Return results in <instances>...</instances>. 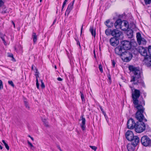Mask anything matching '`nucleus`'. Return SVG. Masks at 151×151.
<instances>
[{
    "instance_id": "obj_1",
    "label": "nucleus",
    "mask_w": 151,
    "mask_h": 151,
    "mask_svg": "<svg viewBox=\"0 0 151 151\" xmlns=\"http://www.w3.org/2000/svg\"><path fill=\"white\" fill-rule=\"evenodd\" d=\"M129 70L133 73L131 75L130 82L133 85H139L143 84V81L141 78V71L133 66L129 67Z\"/></svg>"
},
{
    "instance_id": "obj_2",
    "label": "nucleus",
    "mask_w": 151,
    "mask_h": 151,
    "mask_svg": "<svg viewBox=\"0 0 151 151\" xmlns=\"http://www.w3.org/2000/svg\"><path fill=\"white\" fill-rule=\"evenodd\" d=\"M135 106L138 109L137 111L136 114V118L139 121V122H146L147 120L145 118L143 113H144V109L142 105H138Z\"/></svg>"
},
{
    "instance_id": "obj_3",
    "label": "nucleus",
    "mask_w": 151,
    "mask_h": 151,
    "mask_svg": "<svg viewBox=\"0 0 151 151\" xmlns=\"http://www.w3.org/2000/svg\"><path fill=\"white\" fill-rule=\"evenodd\" d=\"M131 89L132 91V97L133 99V103L135 105H139V101L138 99L140 96V92L139 90L137 89H134L133 91L134 88L131 86H129Z\"/></svg>"
},
{
    "instance_id": "obj_4",
    "label": "nucleus",
    "mask_w": 151,
    "mask_h": 151,
    "mask_svg": "<svg viewBox=\"0 0 151 151\" xmlns=\"http://www.w3.org/2000/svg\"><path fill=\"white\" fill-rule=\"evenodd\" d=\"M145 128V125L143 122H137L135 128V131L137 133H141L144 131Z\"/></svg>"
},
{
    "instance_id": "obj_5",
    "label": "nucleus",
    "mask_w": 151,
    "mask_h": 151,
    "mask_svg": "<svg viewBox=\"0 0 151 151\" xmlns=\"http://www.w3.org/2000/svg\"><path fill=\"white\" fill-rule=\"evenodd\" d=\"M141 142L142 144L144 146H151V140L147 136H143L141 138Z\"/></svg>"
},
{
    "instance_id": "obj_6",
    "label": "nucleus",
    "mask_w": 151,
    "mask_h": 151,
    "mask_svg": "<svg viewBox=\"0 0 151 151\" xmlns=\"http://www.w3.org/2000/svg\"><path fill=\"white\" fill-rule=\"evenodd\" d=\"M122 56L124 58L126 62H128L131 60L132 55V53L128 51L124 50V52H123Z\"/></svg>"
},
{
    "instance_id": "obj_7",
    "label": "nucleus",
    "mask_w": 151,
    "mask_h": 151,
    "mask_svg": "<svg viewBox=\"0 0 151 151\" xmlns=\"http://www.w3.org/2000/svg\"><path fill=\"white\" fill-rule=\"evenodd\" d=\"M147 48L141 46L137 48V51L140 54L145 57L147 55Z\"/></svg>"
},
{
    "instance_id": "obj_8",
    "label": "nucleus",
    "mask_w": 151,
    "mask_h": 151,
    "mask_svg": "<svg viewBox=\"0 0 151 151\" xmlns=\"http://www.w3.org/2000/svg\"><path fill=\"white\" fill-rule=\"evenodd\" d=\"M136 37L139 45H145L146 44V40L144 38L142 37L141 35L138 32L137 33Z\"/></svg>"
},
{
    "instance_id": "obj_9",
    "label": "nucleus",
    "mask_w": 151,
    "mask_h": 151,
    "mask_svg": "<svg viewBox=\"0 0 151 151\" xmlns=\"http://www.w3.org/2000/svg\"><path fill=\"white\" fill-rule=\"evenodd\" d=\"M121 44L122 46L125 49V50L130 49L131 47V43L128 41H123L121 42Z\"/></svg>"
},
{
    "instance_id": "obj_10",
    "label": "nucleus",
    "mask_w": 151,
    "mask_h": 151,
    "mask_svg": "<svg viewBox=\"0 0 151 151\" xmlns=\"http://www.w3.org/2000/svg\"><path fill=\"white\" fill-rule=\"evenodd\" d=\"M125 49H124L121 46H119L116 47L115 49V51L116 54L118 55L122 56L124 52Z\"/></svg>"
},
{
    "instance_id": "obj_11",
    "label": "nucleus",
    "mask_w": 151,
    "mask_h": 151,
    "mask_svg": "<svg viewBox=\"0 0 151 151\" xmlns=\"http://www.w3.org/2000/svg\"><path fill=\"white\" fill-rule=\"evenodd\" d=\"M136 125L134 120L132 119H129L127 123V126L128 129H132L135 128Z\"/></svg>"
},
{
    "instance_id": "obj_12",
    "label": "nucleus",
    "mask_w": 151,
    "mask_h": 151,
    "mask_svg": "<svg viewBox=\"0 0 151 151\" xmlns=\"http://www.w3.org/2000/svg\"><path fill=\"white\" fill-rule=\"evenodd\" d=\"M126 137L128 140L130 141L133 138L134 134L130 130H128L126 133Z\"/></svg>"
},
{
    "instance_id": "obj_13",
    "label": "nucleus",
    "mask_w": 151,
    "mask_h": 151,
    "mask_svg": "<svg viewBox=\"0 0 151 151\" xmlns=\"http://www.w3.org/2000/svg\"><path fill=\"white\" fill-rule=\"evenodd\" d=\"M110 44L114 46H116L119 43V41L116 37L111 38L110 40Z\"/></svg>"
},
{
    "instance_id": "obj_14",
    "label": "nucleus",
    "mask_w": 151,
    "mask_h": 151,
    "mask_svg": "<svg viewBox=\"0 0 151 151\" xmlns=\"http://www.w3.org/2000/svg\"><path fill=\"white\" fill-rule=\"evenodd\" d=\"M123 22L120 19H117L114 23V26L116 29L120 28L122 29L123 26H122V24Z\"/></svg>"
},
{
    "instance_id": "obj_15",
    "label": "nucleus",
    "mask_w": 151,
    "mask_h": 151,
    "mask_svg": "<svg viewBox=\"0 0 151 151\" xmlns=\"http://www.w3.org/2000/svg\"><path fill=\"white\" fill-rule=\"evenodd\" d=\"M122 35V32L118 30L114 29L112 31L111 35L116 37H119Z\"/></svg>"
},
{
    "instance_id": "obj_16",
    "label": "nucleus",
    "mask_w": 151,
    "mask_h": 151,
    "mask_svg": "<svg viewBox=\"0 0 151 151\" xmlns=\"http://www.w3.org/2000/svg\"><path fill=\"white\" fill-rule=\"evenodd\" d=\"M130 141H132L131 144L136 146L138 144L139 141V139L137 136H134Z\"/></svg>"
},
{
    "instance_id": "obj_17",
    "label": "nucleus",
    "mask_w": 151,
    "mask_h": 151,
    "mask_svg": "<svg viewBox=\"0 0 151 151\" xmlns=\"http://www.w3.org/2000/svg\"><path fill=\"white\" fill-rule=\"evenodd\" d=\"M144 61L147 66H150L151 65V57L148 56L145 57Z\"/></svg>"
},
{
    "instance_id": "obj_18",
    "label": "nucleus",
    "mask_w": 151,
    "mask_h": 151,
    "mask_svg": "<svg viewBox=\"0 0 151 151\" xmlns=\"http://www.w3.org/2000/svg\"><path fill=\"white\" fill-rule=\"evenodd\" d=\"M74 1L73 2H71L68 5V8L65 12V14H66L68 15L73 8V4Z\"/></svg>"
},
{
    "instance_id": "obj_19",
    "label": "nucleus",
    "mask_w": 151,
    "mask_h": 151,
    "mask_svg": "<svg viewBox=\"0 0 151 151\" xmlns=\"http://www.w3.org/2000/svg\"><path fill=\"white\" fill-rule=\"evenodd\" d=\"M135 147V146L131 143L128 144L127 146L128 151H134Z\"/></svg>"
},
{
    "instance_id": "obj_20",
    "label": "nucleus",
    "mask_w": 151,
    "mask_h": 151,
    "mask_svg": "<svg viewBox=\"0 0 151 151\" xmlns=\"http://www.w3.org/2000/svg\"><path fill=\"white\" fill-rule=\"evenodd\" d=\"M123 22V23L124 24V25L122 26H123L122 27V30L124 31H126L129 28V25L128 22L125 21H122Z\"/></svg>"
},
{
    "instance_id": "obj_21",
    "label": "nucleus",
    "mask_w": 151,
    "mask_h": 151,
    "mask_svg": "<svg viewBox=\"0 0 151 151\" xmlns=\"http://www.w3.org/2000/svg\"><path fill=\"white\" fill-rule=\"evenodd\" d=\"M82 121V123L81 124V127L82 129L83 130H84L86 128L85 127V122H86V119L85 118L83 117V116H82V119H81Z\"/></svg>"
},
{
    "instance_id": "obj_22",
    "label": "nucleus",
    "mask_w": 151,
    "mask_h": 151,
    "mask_svg": "<svg viewBox=\"0 0 151 151\" xmlns=\"http://www.w3.org/2000/svg\"><path fill=\"white\" fill-rule=\"evenodd\" d=\"M105 24L108 28L112 27L114 24L113 22H110V21L109 19L105 22Z\"/></svg>"
},
{
    "instance_id": "obj_23",
    "label": "nucleus",
    "mask_w": 151,
    "mask_h": 151,
    "mask_svg": "<svg viewBox=\"0 0 151 151\" xmlns=\"http://www.w3.org/2000/svg\"><path fill=\"white\" fill-rule=\"evenodd\" d=\"M89 30L91 33L92 35L94 37L96 36V30L94 29H93L92 27H90Z\"/></svg>"
},
{
    "instance_id": "obj_24",
    "label": "nucleus",
    "mask_w": 151,
    "mask_h": 151,
    "mask_svg": "<svg viewBox=\"0 0 151 151\" xmlns=\"http://www.w3.org/2000/svg\"><path fill=\"white\" fill-rule=\"evenodd\" d=\"M36 74L35 75L36 77V86L37 88L38 89H39V84L38 83V78L39 77V76L38 75V73L37 72V70L36 69Z\"/></svg>"
},
{
    "instance_id": "obj_25",
    "label": "nucleus",
    "mask_w": 151,
    "mask_h": 151,
    "mask_svg": "<svg viewBox=\"0 0 151 151\" xmlns=\"http://www.w3.org/2000/svg\"><path fill=\"white\" fill-rule=\"evenodd\" d=\"M22 47L20 45H16L15 47V49L17 52L21 51L22 50Z\"/></svg>"
},
{
    "instance_id": "obj_26",
    "label": "nucleus",
    "mask_w": 151,
    "mask_h": 151,
    "mask_svg": "<svg viewBox=\"0 0 151 151\" xmlns=\"http://www.w3.org/2000/svg\"><path fill=\"white\" fill-rule=\"evenodd\" d=\"M112 30L109 29H107L105 31V33L107 35H111Z\"/></svg>"
},
{
    "instance_id": "obj_27",
    "label": "nucleus",
    "mask_w": 151,
    "mask_h": 151,
    "mask_svg": "<svg viewBox=\"0 0 151 151\" xmlns=\"http://www.w3.org/2000/svg\"><path fill=\"white\" fill-rule=\"evenodd\" d=\"M32 37L33 39V42L34 43H35L37 40V36L36 34L35 33H33Z\"/></svg>"
},
{
    "instance_id": "obj_28",
    "label": "nucleus",
    "mask_w": 151,
    "mask_h": 151,
    "mask_svg": "<svg viewBox=\"0 0 151 151\" xmlns=\"http://www.w3.org/2000/svg\"><path fill=\"white\" fill-rule=\"evenodd\" d=\"M148 53H147V56L151 57V46H149L148 48Z\"/></svg>"
},
{
    "instance_id": "obj_29",
    "label": "nucleus",
    "mask_w": 151,
    "mask_h": 151,
    "mask_svg": "<svg viewBox=\"0 0 151 151\" xmlns=\"http://www.w3.org/2000/svg\"><path fill=\"white\" fill-rule=\"evenodd\" d=\"M2 142L4 144L7 150H9V147L8 145V144L5 142L4 140H2Z\"/></svg>"
},
{
    "instance_id": "obj_30",
    "label": "nucleus",
    "mask_w": 151,
    "mask_h": 151,
    "mask_svg": "<svg viewBox=\"0 0 151 151\" xmlns=\"http://www.w3.org/2000/svg\"><path fill=\"white\" fill-rule=\"evenodd\" d=\"M27 143L28 145H30L31 149L33 150L35 148L32 144L29 141H28Z\"/></svg>"
},
{
    "instance_id": "obj_31",
    "label": "nucleus",
    "mask_w": 151,
    "mask_h": 151,
    "mask_svg": "<svg viewBox=\"0 0 151 151\" xmlns=\"http://www.w3.org/2000/svg\"><path fill=\"white\" fill-rule=\"evenodd\" d=\"M68 0H65L64 2L63 3L62 7V9H61V11H63V8L65 6L66 2H67Z\"/></svg>"
},
{
    "instance_id": "obj_32",
    "label": "nucleus",
    "mask_w": 151,
    "mask_h": 151,
    "mask_svg": "<svg viewBox=\"0 0 151 151\" xmlns=\"http://www.w3.org/2000/svg\"><path fill=\"white\" fill-rule=\"evenodd\" d=\"M9 57L12 58V60L13 61H15V60L14 58L13 55L12 54H9L8 55Z\"/></svg>"
},
{
    "instance_id": "obj_33",
    "label": "nucleus",
    "mask_w": 151,
    "mask_h": 151,
    "mask_svg": "<svg viewBox=\"0 0 151 151\" xmlns=\"http://www.w3.org/2000/svg\"><path fill=\"white\" fill-rule=\"evenodd\" d=\"M99 70L100 71L101 73H102L103 72V69L102 68V66L101 65V64H100L99 65Z\"/></svg>"
},
{
    "instance_id": "obj_34",
    "label": "nucleus",
    "mask_w": 151,
    "mask_h": 151,
    "mask_svg": "<svg viewBox=\"0 0 151 151\" xmlns=\"http://www.w3.org/2000/svg\"><path fill=\"white\" fill-rule=\"evenodd\" d=\"M8 83L10 85H11L12 87H14V85L13 83V82L11 81H9L8 82Z\"/></svg>"
},
{
    "instance_id": "obj_35",
    "label": "nucleus",
    "mask_w": 151,
    "mask_h": 151,
    "mask_svg": "<svg viewBox=\"0 0 151 151\" xmlns=\"http://www.w3.org/2000/svg\"><path fill=\"white\" fill-rule=\"evenodd\" d=\"M80 93L81 94V98L82 101H85L84 98V96H83V93L81 92H80Z\"/></svg>"
},
{
    "instance_id": "obj_36",
    "label": "nucleus",
    "mask_w": 151,
    "mask_h": 151,
    "mask_svg": "<svg viewBox=\"0 0 151 151\" xmlns=\"http://www.w3.org/2000/svg\"><path fill=\"white\" fill-rule=\"evenodd\" d=\"M40 81H41V87L42 88H44L45 87V86L44 85V83L43 82V81L42 80H40Z\"/></svg>"
},
{
    "instance_id": "obj_37",
    "label": "nucleus",
    "mask_w": 151,
    "mask_h": 151,
    "mask_svg": "<svg viewBox=\"0 0 151 151\" xmlns=\"http://www.w3.org/2000/svg\"><path fill=\"white\" fill-rule=\"evenodd\" d=\"M146 4H149L151 2V0H144Z\"/></svg>"
},
{
    "instance_id": "obj_38",
    "label": "nucleus",
    "mask_w": 151,
    "mask_h": 151,
    "mask_svg": "<svg viewBox=\"0 0 151 151\" xmlns=\"http://www.w3.org/2000/svg\"><path fill=\"white\" fill-rule=\"evenodd\" d=\"M90 147L92 149H93V150H94L95 151H96V149H97V147H96L95 146H90Z\"/></svg>"
},
{
    "instance_id": "obj_39",
    "label": "nucleus",
    "mask_w": 151,
    "mask_h": 151,
    "mask_svg": "<svg viewBox=\"0 0 151 151\" xmlns=\"http://www.w3.org/2000/svg\"><path fill=\"white\" fill-rule=\"evenodd\" d=\"M3 88V86L2 82L1 80H0V89H2Z\"/></svg>"
},
{
    "instance_id": "obj_40",
    "label": "nucleus",
    "mask_w": 151,
    "mask_h": 151,
    "mask_svg": "<svg viewBox=\"0 0 151 151\" xmlns=\"http://www.w3.org/2000/svg\"><path fill=\"white\" fill-rule=\"evenodd\" d=\"M108 79L109 80V82L110 83H111V76L109 74L108 76Z\"/></svg>"
},
{
    "instance_id": "obj_41",
    "label": "nucleus",
    "mask_w": 151,
    "mask_h": 151,
    "mask_svg": "<svg viewBox=\"0 0 151 151\" xmlns=\"http://www.w3.org/2000/svg\"><path fill=\"white\" fill-rule=\"evenodd\" d=\"M4 4V2L2 0H0V6H2Z\"/></svg>"
},
{
    "instance_id": "obj_42",
    "label": "nucleus",
    "mask_w": 151,
    "mask_h": 151,
    "mask_svg": "<svg viewBox=\"0 0 151 151\" xmlns=\"http://www.w3.org/2000/svg\"><path fill=\"white\" fill-rule=\"evenodd\" d=\"M76 40L77 42V44L78 45H79L80 46V45L79 42L78 41V39H76Z\"/></svg>"
},
{
    "instance_id": "obj_43",
    "label": "nucleus",
    "mask_w": 151,
    "mask_h": 151,
    "mask_svg": "<svg viewBox=\"0 0 151 151\" xmlns=\"http://www.w3.org/2000/svg\"><path fill=\"white\" fill-rule=\"evenodd\" d=\"M112 65L114 67L115 65V63L114 60H112Z\"/></svg>"
},
{
    "instance_id": "obj_44",
    "label": "nucleus",
    "mask_w": 151,
    "mask_h": 151,
    "mask_svg": "<svg viewBox=\"0 0 151 151\" xmlns=\"http://www.w3.org/2000/svg\"><path fill=\"white\" fill-rule=\"evenodd\" d=\"M57 80L58 81H61L63 80V79L60 77L57 78Z\"/></svg>"
},
{
    "instance_id": "obj_45",
    "label": "nucleus",
    "mask_w": 151,
    "mask_h": 151,
    "mask_svg": "<svg viewBox=\"0 0 151 151\" xmlns=\"http://www.w3.org/2000/svg\"><path fill=\"white\" fill-rule=\"evenodd\" d=\"M6 13V12L4 10L2 11V12H1V13H2V14H4V13Z\"/></svg>"
},
{
    "instance_id": "obj_46",
    "label": "nucleus",
    "mask_w": 151,
    "mask_h": 151,
    "mask_svg": "<svg viewBox=\"0 0 151 151\" xmlns=\"http://www.w3.org/2000/svg\"><path fill=\"white\" fill-rule=\"evenodd\" d=\"M83 25H82V26L81 27V34H82V30H83Z\"/></svg>"
},
{
    "instance_id": "obj_47",
    "label": "nucleus",
    "mask_w": 151,
    "mask_h": 151,
    "mask_svg": "<svg viewBox=\"0 0 151 151\" xmlns=\"http://www.w3.org/2000/svg\"><path fill=\"white\" fill-rule=\"evenodd\" d=\"M12 24H13V25H14V27H15V24L14 23V22L13 21H12Z\"/></svg>"
},
{
    "instance_id": "obj_48",
    "label": "nucleus",
    "mask_w": 151,
    "mask_h": 151,
    "mask_svg": "<svg viewBox=\"0 0 151 151\" xmlns=\"http://www.w3.org/2000/svg\"><path fill=\"white\" fill-rule=\"evenodd\" d=\"M58 149L60 151L61 150H62L60 147L59 146H58Z\"/></svg>"
},
{
    "instance_id": "obj_49",
    "label": "nucleus",
    "mask_w": 151,
    "mask_h": 151,
    "mask_svg": "<svg viewBox=\"0 0 151 151\" xmlns=\"http://www.w3.org/2000/svg\"><path fill=\"white\" fill-rule=\"evenodd\" d=\"M34 65H32V68H32V70H33V68H34Z\"/></svg>"
},
{
    "instance_id": "obj_50",
    "label": "nucleus",
    "mask_w": 151,
    "mask_h": 151,
    "mask_svg": "<svg viewBox=\"0 0 151 151\" xmlns=\"http://www.w3.org/2000/svg\"><path fill=\"white\" fill-rule=\"evenodd\" d=\"M0 149L2 150L3 149V147L0 145Z\"/></svg>"
},
{
    "instance_id": "obj_51",
    "label": "nucleus",
    "mask_w": 151,
    "mask_h": 151,
    "mask_svg": "<svg viewBox=\"0 0 151 151\" xmlns=\"http://www.w3.org/2000/svg\"><path fill=\"white\" fill-rule=\"evenodd\" d=\"M56 22V19H55L54 21V22L53 23V24H55V23Z\"/></svg>"
},
{
    "instance_id": "obj_52",
    "label": "nucleus",
    "mask_w": 151,
    "mask_h": 151,
    "mask_svg": "<svg viewBox=\"0 0 151 151\" xmlns=\"http://www.w3.org/2000/svg\"><path fill=\"white\" fill-rule=\"evenodd\" d=\"M3 42H4V45H6V42L5 41V40L4 41H3Z\"/></svg>"
},
{
    "instance_id": "obj_53",
    "label": "nucleus",
    "mask_w": 151,
    "mask_h": 151,
    "mask_svg": "<svg viewBox=\"0 0 151 151\" xmlns=\"http://www.w3.org/2000/svg\"><path fill=\"white\" fill-rule=\"evenodd\" d=\"M93 52H94V57H96V54H95V51L94 50Z\"/></svg>"
},
{
    "instance_id": "obj_54",
    "label": "nucleus",
    "mask_w": 151,
    "mask_h": 151,
    "mask_svg": "<svg viewBox=\"0 0 151 151\" xmlns=\"http://www.w3.org/2000/svg\"><path fill=\"white\" fill-rule=\"evenodd\" d=\"M100 109H101V111H102L103 112H104L103 111V110L102 108L101 107H100Z\"/></svg>"
},
{
    "instance_id": "obj_55",
    "label": "nucleus",
    "mask_w": 151,
    "mask_h": 151,
    "mask_svg": "<svg viewBox=\"0 0 151 151\" xmlns=\"http://www.w3.org/2000/svg\"><path fill=\"white\" fill-rule=\"evenodd\" d=\"M30 138L32 139V140H33H33H34V139H33V137H30Z\"/></svg>"
},
{
    "instance_id": "obj_56",
    "label": "nucleus",
    "mask_w": 151,
    "mask_h": 151,
    "mask_svg": "<svg viewBox=\"0 0 151 151\" xmlns=\"http://www.w3.org/2000/svg\"><path fill=\"white\" fill-rule=\"evenodd\" d=\"M55 69H57V66L56 65H55Z\"/></svg>"
},
{
    "instance_id": "obj_57",
    "label": "nucleus",
    "mask_w": 151,
    "mask_h": 151,
    "mask_svg": "<svg viewBox=\"0 0 151 151\" xmlns=\"http://www.w3.org/2000/svg\"><path fill=\"white\" fill-rule=\"evenodd\" d=\"M43 122H45L46 120H45V119H44V120H43Z\"/></svg>"
},
{
    "instance_id": "obj_58",
    "label": "nucleus",
    "mask_w": 151,
    "mask_h": 151,
    "mask_svg": "<svg viewBox=\"0 0 151 151\" xmlns=\"http://www.w3.org/2000/svg\"><path fill=\"white\" fill-rule=\"evenodd\" d=\"M2 40L3 41H5V40L3 38H2Z\"/></svg>"
},
{
    "instance_id": "obj_59",
    "label": "nucleus",
    "mask_w": 151,
    "mask_h": 151,
    "mask_svg": "<svg viewBox=\"0 0 151 151\" xmlns=\"http://www.w3.org/2000/svg\"><path fill=\"white\" fill-rule=\"evenodd\" d=\"M42 1V0H40V2H41Z\"/></svg>"
},
{
    "instance_id": "obj_60",
    "label": "nucleus",
    "mask_w": 151,
    "mask_h": 151,
    "mask_svg": "<svg viewBox=\"0 0 151 151\" xmlns=\"http://www.w3.org/2000/svg\"><path fill=\"white\" fill-rule=\"evenodd\" d=\"M28 137H31L30 136V135H29V136H28Z\"/></svg>"
},
{
    "instance_id": "obj_61",
    "label": "nucleus",
    "mask_w": 151,
    "mask_h": 151,
    "mask_svg": "<svg viewBox=\"0 0 151 151\" xmlns=\"http://www.w3.org/2000/svg\"><path fill=\"white\" fill-rule=\"evenodd\" d=\"M60 151H63L62 150H61Z\"/></svg>"
}]
</instances>
